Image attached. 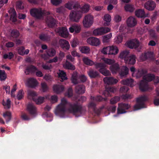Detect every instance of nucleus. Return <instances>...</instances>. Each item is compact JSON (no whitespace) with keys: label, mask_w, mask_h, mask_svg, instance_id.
Returning a JSON list of instances; mask_svg holds the SVG:
<instances>
[{"label":"nucleus","mask_w":159,"mask_h":159,"mask_svg":"<svg viewBox=\"0 0 159 159\" xmlns=\"http://www.w3.org/2000/svg\"><path fill=\"white\" fill-rule=\"evenodd\" d=\"M67 106L68 111L75 115L79 117L85 111L82 105L77 102H68L64 98L61 99V103L59 104L55 111L56 115L61 117H64L66 112V107Z\"/></svg>","instance_id":"f257e3e1"},{"label":"nucleus","mask_w":159,"mask_h":159,"mask_svg":"<svg viewBox=\"0 0 159 159\" xmlns=\"http://www.w3.org/2000/svg\"><path fill=\"white\" fill-rule=\"evenodd\" d=\"M89 8V6L88 4H85L81 7L79 4H75L74 5V10L71 11L70 15V19L73 21L78 22L82 13L87 12Z\"/></svg>","instance_id":"f03ea898"},{"label":"nucleus","mask_w":159,"mask_h":159,"mask_svg":"<svg viewBox=\"0 0 159 159\" xmlns=\"http://www.w3.org/2000/svg\"><path fill=\"white\" fill-rule=\"evenodd\" d=\"M30 13L32 16L39 19L43 17L44 15H49L50 14L49 11L43 10L41 8L31 9L30 10Z\"/></svg>","instance_id":"7ed1b4c3"},{"label":"nucleus","mask_w":159,"mask_h":159,"mask_svg":"<svg viewBox=\"0 0 159 159\" xmlns=\"http://www.w3.org/2000/svg\"><path fill=\"white\" fill-rule=\"evenodd\" d=\"M87 79L86 77L84 75H81L79 76L78 73L75 71L72 74L71 80L73 84H76L80 82L84 83L86 81Z\"/></svg>","instance_id":"20e7f679"},{"label":"nucleus","mask_w":159,"mask_h":159,"mask_svg":"<svg viewBox=\"0 0 159 159\" xmlns=\"http://www.w3.org/2000/svg\"><path fill=\"white\" fill-rule=\"evenodd\" d=\"M91 98L93 101L90 102L89 104L88 107L89 111H95L96 104L94 101L101 102L103 101H105L106 99L105 98L102 97L100 96H97L95 97L91 96Z\"/></svg>","instance_id":"39448f33"},{"label":"nucleus","mask_w":159,"mask_h":159,"mask_svg":"<svg viewBox=\"0 0 159 159\" xmlns=\"http://www.w3.org/2000/svg\"><path fill=\"white\" fill-rule=\"evenodd\" d=\"M119 50L116 46H108L104 47L102 50V53L104 54H108L109 55H115L118 52Z\"/></svg>","instance_id":"423d86ee"},{"label":"nucleus","mask_w":159,"mask_h":159,"mask_svg":"<svg viewBox=\"0 0 159 159\" xmlns=\"http://www.w3.org/2000/svg\"><path fill=\"white\" fill-rule=\"evenodd\" d=\"M147 100V98L146 96H143L137 98V104H136L134 107V110H137L143 108L144 104V102Z\"/></svg>","instance_id":"0eeeda50"},{"label":"nucleus","mask_w":159,"mask_h":159,"mask_svg":"<svg viewBox=\"0 0 159 159\" xmlns=\"http://www.w3.org/2000/svg\"><path fill=\"white\" fill-rule=\"evenodd\" d=\"M93 18L92 16L88 14L84 17L83 21V25L85 27L89 28L93 24Z\"/></svg>","instance_id":"6e6552de"},{"label":"nucleus","mask_w":159,"mask_h":159,"mask_svg":"<svg viewBox=\"0 0 159 159\" xmlns=\"http://www.w3.org/2000/svg\"><path fill=\"white\" fill-rule=\"evenodd\" d=\"M130 107V106L128 103H120L119 104L118 107L117 108V114H122L126 113V111Z\"/></svg>","instance_id":"1a4fd4ad"},{"label":"nucleus","mask_w":159,"mask_h":159,"mask_svg":"<svg viewBox=\"0 0 159 159\" xmlns=\"http://www.w3.org/2000/svg\"><path fill=\"white\" fill-rule=\"evenodd\" d=\"M110 31V29L108 27H102L94 30L93 31V34L95 36L101 35Z\"/></svg>","instance_id":"9d476101"},{"label":"nucleus","mask_w":159,"mask_h":159,"mask_svg":"<svg viewBox=\"0 0 159 159\" xmlns=\"http://www.w3.org/2000/svg\"><path fill=\"white\" fill-rule=\"evenodd\" d=\"M46 22L48 26L50 28H53L54 27L57 23V21L50 16H47Z\"/></svg>","instance_id":"9b49d317"},{"label":"nucleus","mask_w":159,"mask_h":159,"mask_svg":"<svg viewBox=\"0 0 159 159\" xmlns=\"http://www.w3.org/2000/svg\"><path fill=\"white\" fill-rule=\"evenodd\" d=\"M57 32L61 37L66 38L69 35V33L67 29L65 27H58L57 29Z\"/></svg>","instance_id":"f8f14e48"},{"label":"nucleus","mask_w":159,"mask_h":159,"mask_svg":"<svg viewBox=\"0 0 159 159\" xmlns=\"http://www.w3.org/2000/svg\"><path fill=\"white\" fill-rule=\"evenodd\" d=\"M87 42L89 44L94 46H98L100 44V41L98 39L96 38L90 37L87 40Z\"/></svg>","instance_id":"ddd939ff"},{"label":"nucleus","mask_w":159,"mask_h":159,"mask_svg":"<svg viewBox=\"0 0 159 159\" xmlns=\"http://www.w3.org/2000/svg\"><path fill=\"white\" fill-rule=\"evenodd\" d=\"M127 46L131 48H136L139 45V41L136 39L132 40L127 43Z\"/></svg>","instance_id":"4468645a"},{"label":"nucleus","mask_w":159,"mask_h":159,"mask_svg":"<svg viewBox=\"0 0 159 159\" xmlns=\"http://www.w3.org/2000/svg\"><path fill=\"white\" fill-rule=\"evenodd\" d=\"M59 43L61 47L63 49L68 50L69 49L70 45L69 42L66 40L61 39L59 40Z\"/></svg>","instance_id":"2eb2a0df"},{"label":"nucleus","mask_w":159,"mask_h":159,"mask_svg":"<svg viewBox=\"0 0 159 159\" xmlns=\"http://www.w3.org/2000/svg\"><path fill=\"white\" fill-rule=\"evenodd\" d=\"M103 80L105 84L108 85L116 84L118 82V80L117 79H114L111 77H105L104 78Z\"/></svg>","instance_id":"dca6fc26"},{"label":"nucleus","mask_w":159,"mask_h":159,"mask_svg":"<svg viewBox=\"0 0 159 159\" xmlns=\"http://www.w3.org/2000/svg\"><path fill=\"white\" fill-rule=\"evenodd\" d=\"M156 6L155 2L152 1H148L144 4V7L145 8L149 11L154 10Z\"/></svg>","instance_id":"f3484780"},{"label":"nucleus","mask_w":159,"mask_h":159,"mask_svg":"<svg viewBox=\"0 0 159 159\" xmlns=\"http://www.w3.org/2000/svg\"><path fill=\"white\" fill-rule=\"evenodd\" d=\"M126 22L128 26L130 27L134 26L137 23L136 19L132 16L129 17L127 19Z\"/></svg>","instance_id":"a211bd4d"},{"label":"nucleus","mask_w":159,"mask_h":159,"mask_svg":"<svg viewBox=\"0 0 159 159\" xmlns=\"http://www.w3.org/2000/svg\"><path fill=\"white\" fill-rule=\"evenodd\" d=\"M129 69L125 66H123L120 67L119 73L121 77L127 75L129 73Z\"/></svg>","instance_id":"6ab92c4d"},{"label":"nucleus","mask_w":159,"mask_h":159,"mask_svg":"<svg viewBox=\"0 0 159 159\" xmlns=\"http://www.w3.org/2000/svg\"><path fill=\"white\" fill-rule=\"evenodd\" d=\"M27 84L29 87L34 88L37 86L38 82L36 79L33 78H30L28 80Z\"/></svg>","instance_id":"aec40b11"},{"label":"nucleus","mask_w":159,"mask_h":159,"mask_svg":"<svg viewBox=\"0 0 159 159\" xmlns=\"http://www.w3.org/2000/svg\"><path fill=\"white\" fill-rule=\"evenodd\" d=\"M27 110L31 115H34L36 113V109L35 106L31 103L29 104L27 107Z\"/></svg>","instance_id":"412c9836"},{"label":"nucleus","mask_w":159,"mask_h":159,"mask_svg":"<svg viewBox=\"0 0 159 159\" xmlns=\"http://www.w3.org/2000/svg\"><path fill=\"white\" fill-rule=\"evenodd\" d=\"M121 84L126 86L132 87L134 86V80L132 79H126L121 81Z\"/></svg>","instance_id":"4be33fe9"},{"label":"nucleus","mask_w":159,"mask_h":159,"mask_svg":"<svg viewBox=\"0 0 159 159\" xmlns=\"http://www.w3.org/2000/svg\"><path fill=\"white\" fill-rule=\"evenodd\" d=\"M75 92L79 94H83L85 91V87L84 85L80 84L76 86L75 87Z\"/></svg>","instance_id":"5701e85b"},{"label":"nucleus","mask_w":159,"mask_h":159,"mask_svg":"<svg viewBox=\"0 0 159 159\" xmlns=\"http://www.w3.org/2000/svg\"><path fill=\"white\" fill-rule=\"evenodd\" d=\"M139 89L142 92H144L148 89V85L147 82L142 80L139 85Z\"/></svg>","instance_id":"b1692460"},{"label":"nucleus","mask_w":159,"mask_h":159,"mask_svg":"<svg viewBox=\"0 0 159 159\" xmlns=\"http://www.w3.org/2000/svg\"><path fill=\"white\" fill-rule=\"evenodd\" d=\"M37 70V69L36 67L33 65H31L26 67L25 73L26 75H29L30 73H34Z\"/></svg>","instance_id":"393cba45"},{"label":"nucleus","mask_w":159,"mask_h":159,"mask_svg":"<svg viewBox=\"0 0 159 159\" xmlns=\"http://www.w3.org/2000/svg\"><path fill=\"white\" fill-rule=\"evenodd\" d=\"M136 57L135 55H132L130 56L127 58L125 59V63L133 65L136 62Z\"/></svg>","instance_id":"a878e982"},{"label":"nucleus","mask_w":159,"mask_h":159,"mask_svg":"<svg viewBox=\"0 0 159 159\" xmlns=\"http://www.w3.org/2000/svg\"><path fill=\"white\" fill-rule=\"evenodd\" d=\"M120 68L119 64L118 63H115L112 65L110 66V69L114 73L119 72L120 70Z\"/></svg>","instance_id":"bb28decb"},{"label":"nucleus","mask_w":159,"mask_h":159,"mask_svg":"<svg viewBox=\"0 0 159 159\" xmlns=\"http://www.w3.org/2000/svg\"><path fill=\"white\" fill-rule=\"evenodd\" d=\"M54 91L57 93H60L63 91L64 88L63 85H56L53 87Z\"/></svg>","instance_id":"cd10ccee"},{"label":"nucleus","mask_w":159,"mask_h":159,"mask_svg":"<svg viewBox=\"0 0 159 159\" xmlns=\"http://www.w3.org/2000/svg\"><path fill=\"white\" fill-rule=\"evenodd\" d=\"M135 15L138 17L143 18L147 16L143 10L139 9L135 12Z\"/></svg>","instance_id":"c85d7f7f"},{"label":"nucleus","mask_w":159,"mask_h":159,"mask_svg":"<svg viewBox=\"0 0 159 159\" xmlns=\"http://www.w3.org/2000/svg\"><path fill=\"white\" fill-rule=\"evenodd\" d=\"M27 93L29 99L34 100L37 97V94L34 91L30 90L28 91Z\"/></svg>","instance_id":"c756f323"},{"label":"nucleus","mask_w":159,"mask_h":159,"mask_svg":"<svg viewBox=\"0 0 159 159\" xmlns=\"http://www.w3.org/2000/svg\"><path fill=\"white\" fill-rule=\"evenodd\" d=\"M89 77L92 78H95L99 75V73L98 71L93 70H89L88 72Z\"/></svg>","instance_id":"7c9ffc66"},{"label":"nucleus","mask_w":159,"mask_h":159,"mask_svg":"<svg viewBox=\"0 0 159 159\" xmlns=\"http://www.w3.org/2000/svg\"><path fill=\"white\" fill-rule=\"evenodd\" d=\"M103 19L106 22L104 23V25L107 26L109 25L110 23L111 20V16L108 14H106L104 16Z\"/></svg>","instance_id":"2f4dec72"},{"label":"nucleus","mask_w":159,"mask_h":159,"mask_svg":"<svg viewBox=\"0 0 159 159\" xmlns=\"http://www.w3.org/2000/svg\"><path fill=\"white\" fill-rule=\"evenodd\" d=\"M4 118L5 119L7 123H8L11 118V112L7 111L4 112L3 115Z\"/></svg>","instance_id":"473e14b6"},{"label":"nucleus","mask_w":159,"mask_h":159,"mask_svg":"<svg viewBox=\"0 0 159 159\" xmlns=\"http://www.w3.org/2000/svg\"><path fill=\"white\" fill-rule=\"evenodd\" d=\"M155 78V75L152 74H149L143 77L144 80L147 81H151L154 80Z\"/></svg>","instance_id":"72a5a7b5"},{"label":"nucleus","mask_w":159,"mask_h":159,"mask_svg":"<svg viewBox=\"0 0 159 159\" xmlns=\"http://www.w3.org/2000/svg\"><path fill=\"white\" fill-rule=\"evenodd\" d=\"M129 52L128 51L125 50L121 52L120 54L119 57L120 58L124 59L125 61H126V59L129 56Z\"/></svg>","instance_id":"f704fd0d"},{"label":"nucleus","mask_w":159,"mask_h":159,"mask_svg":"<svg viewBox=\"0 0 159 159\" xmlns=\"http://www.w3.org/2000/svg\"><path fill=\"white\" fill-rule=\"evenodd\" d=\"M83 61L84 63L87 65L92 66L94 64V62L93 61L87 57H84Z\"/></svg>","instance_id":"c9c22d12"},{"label":"nucleus","mask_w":159,"mask_h":159,"mask_svg":"<svg viewBox=\"0 0 159 159\" xmlns=\"http://www.w3.org/2000/svg\"><path fill=\"white\" fill-rule=\"evenodd\" d=\"M58 75L59 78L61 79V81H63L67 79L66 73L62 70H60L59 72L58 73Z\"/></svg>","instance_id":"e433bc0d"},{"label":"nucleus","mask_w":159,"mask_h":159,"mask_svg":"<svg viewBox=\"0 0 159 159\" xmlns=\"http://www.w3.org/2000/svg\"><path fill=\"white\" fill-rule=\"evenodd\" d=\"M125 9L126 11L130 12L134 11L135 9L134 6L129 4H127L125 6Z\"/></svg>","instance_id":"4c0bfd02"},{"label":"nucleus","mask_w":159,"mask_h":159,"mask_svg":"<svg viewBox=\"0 0 159 159\" xmlns=\"http://www.w3.org/2000/svg\"><path fill=\"white\" fill-rule=\"evenodd\" d=\"M39 38L43 41H48L50 40V36L47 34H42L39 36Z\"/></svg>","instance_id":"58836bf2"},{"label":"nucleus","mask_w":159,"mask_h":159,"mask_svg":"<svg viewBox=\"0 0 159 159\" xmlns=\"http://www.w3.org/2000/svg\"><path fill=\"white\" fill-rule=\"evenodd\" d=\"M46 53L48 56L53 57L56 54V51L54 49L51 48L48 49L46 51Z\"/></svg>","instance_id":"ea45409f"},{"label":"nucleus","mask_w":159,"mask_h":159,"mask_svg":"<svg viewBox=\"0 0 159 159\" xmlns=\"http://www.w3.org/2000/svg\"><path fill=\"white\" fill-rule=\"evenodd\" d=\"M44 99V97H38L37 96V97L33 101L35 102L36 104H39L43 102Z\"/></svg>","instance_id":"a19ab883"},{"label":"nucleus","mask_w":159,"mask_h":159,"mask_svg":"<svg viewBox=\"0 0 159 159\" xmlns=\"http://www.w3.org/2000/svg\"><path fill=\"white\" fill-rule=\"evenodd\" d=\"M99 71L101 74L106 76H108L110 75V72L106 69L105 67L103 68V69H100Z\"/></svg>","instance_id":"79ce46f5"},{"label":"nucleus","mask_w":159,"mask_h":159,"mask_svg":"<svg viewBox=\"0 0 159 159\" xmlns=\"http://www.w3.org/2000/svg\"><path fill=\"white\" fill-rule=\"evenodd\" d=\"M66 68L67 69L72 70H74L75 69V66L67 60L66 63Z\"/></svg>","instance_id":"37998d69"},{"label":"nucleus","mask_w":159,"mask_h":159,"mask_svg":"<svg viewBox=\"0 0 159 159\" xmlns=\"http://www.w3.org/2000/svg\"><path fill=\"white\" fill-rule=\"evenodd\" d=\"M20 35L19 32L16 30H13L11 33V36L13 38H17Z\"/></svg>","instance_id":"c03bdc74"},{"label":"nucleus","mask_w":159,"mask_h":159,"mask_svg":"<svg viewBox=\"0 0 159 159\" xmlns=\"http://www.w3.org/2000/svg\"><path fill=\"white\" fill-rule=\"evenodd\" d=\"M7 78V75L4 70H0V79L1 81L5 80Z\"/></svg>","instance_id":"a18cd8bd"},{"label":"nucleus","mask_w":159,"mask_h":159,"mask_svg":"<svg viewBox=\"0 0 159 159\" xmlns=\"http://www.w3.org/2000/svg\"><path fill=\"white\" fill-rule=\"evenodd\" d=\"M111 36L112 34L111 33L104 36L103 37V42L104 43L108 42L109 41V39L111 38Z\"/></svg>","instance_id":"49530a36"},{"label":"nucleus","mask_w":159,"mask_h":159,"mask_svg":"<svg viewBox=\"0 0 159 159\" xmlns=\"http://www.w3.org/2000/svg\"><path fill=\"white\" fill-rule=\"evenodd\" d=\"M89 48L87 46H83L81 48L80 51L82 53L87 54L89 53L90 51Z\"/></svg>","instance_id":"de8ad7c7"},{"label":"nucleus","mask_w":159,"mask_h":159,"mask_svg":"<svg viewBox=\"0 0 159 159\" xmlns=\"http://www.w3.org/2000/svg\"><path fill=\"white\" fill-rule=\"evenodd\" d=\"M94 65H95L96 69H103V68L106 67L105 65L103 63H94Z\"/></svg>","instance_id":"09e8293b"},{"label":"nucleus","mask_w":159,"mask_h":159,"mask_svg":"<svg viewBox=\"0 0 159 159\" xmlns=\"http://www.w3.org/2000/svg\"><path fill=\"white\" fill-rule=\"evenodd\" d=\"M24 93L22 89H21L18 92L17 98L18 100L21 99L24 97Z\"/></svg>","instance_id":"8fccbe9b"},{"label":"nucleus","mask_w":159,"mask_h":159,"mask_svg":"<svg viewBox=\"0 0 159 159\" xmlns=\"http://www.w3.org/2000/svg\"><path fill=\"white\" fill-rule=\"evenodd\" d=\"M14 54L12 52H9L8 54H5L3 56V58L5 59L9 58L10 59H11L13 57H14Z\"/></svg>","instance_id":"3c124183"},{"label":"nucleus","mask_w":159,"mask_h":159,"mask_svg":"<svg viewBox=\"0 0 159 159\" xmlns=\"http://www.w3.org/2000/svg\"><path fill=\"white\" fill-rule=\"evenodd\" d=\"M107 109L108 111L114 112L116 109V106H109L107 107Z\"/></svg>","instance_id":"603ef678"},{"label":"nucleus","mask_w":159,"mask_h":159,"mask_svg":"<svg viewBox=\"0 0 159 159\" xmlns=\"http://www.w3.org/2000/svg\"><path fill=\"white\" fill-rule=\"evenodd\" d=\"M129 89V88L125 85L120 88V91L121 93H125L127 92Z\"/></svg>","instance_id":"864d4df0"},{"label":"nucleus","mask_w":159,"mask_h":159,"mask_svg":"<svg viewBox=\"0 0 159 159\" xmlns=\"http://www.w3.org/2000/svg\"><path fill=\"white\" fill-rule=\"evenodd\" d=\"M41 88L43 92L47 91L48 89V88L46 84L43 82L41 84Z\"/></svg>","instance_id":"5fc2aeb1"},{"label":"nucleus","mask_w":159,"mask_h":159,"mask_svg":"<svg viewBox=\"0 0 159 159\" xmlns=\"http://www.w3.org/2000/svg\"><path fill=\"white\" fill-rule=\"evenodd\" d=\"M11 102L10 99H8L6 102H3L2 104L4 106L6 107L7 108L9 109L11 107Z\"/></svg>","instance_id":"6e6d98bb"},{"label":"nucleus","mask_w":159,"mask_h":159,"mask_svg":"<svg viewBox=\"0 0 159 159\" xmlns=\"http://www.w3.org/2000/svg\"><path fill=\"white\" fill-rule=\"evenodd\" d=\"M22 2L21 1H18L16 4V8L17 9L19 10L22 9L24 7L22 5Z\"/></svg>","instance_id":"4d7b16f0"},{"label":"nucleus","mask_w":159,"mask_h":159,"mask_svg":"<svg viewBox=\"0 0 159 159\" xmlns=\"http://www.w3.org/2000/svg\"><path fill=\"white\" fill-rule=\"evenodd\" d=\"M104 62L108 65H112L115 62L114 60H112L110 59H106L104 60Z\"/></svg>","instance_id":"13d9d810"},{"label":"nucleus","mask_w":159,"mask_h":159,"mask_svg":"<svg viewBox=\"0 0 159 159\" xmlns=\"http://www.w3.org/2000/svg\"><path fill=\"white\" fill-rule=\"evenodd\" d=\"M10 20L13 22H15L17 21L16 13H14V14H11L10 15Z\"/></svg>","instance_id":"bf43d9fd"},{"label":"nucleus","mask_w":159,"mask_h":159,"mask_svg":"<svg viewBox=\"0 0 159 159\" xmlns=\"http://www.w3.org/2000/svg\"><path fill=\"white\" fill-rule=\"evenodd\" d=\"M65 11V8L63 7H61L56 9V11L59 13H63Z\"/></svg>","instance_id":"052dcab7"},{"label":"nucleus","mask_w":159,"mask_h":159,"mask_svg":"<svg viewBox=\"0 0 159 159\" xmlns=\"http://www.w3.org/2000/svg\"><path fill=\"white\" fill-rule=\"evenodd\" d=\"M21 117L24 120H29L30 119V117L25 113L22 114L21 115Z\"/></svg>","instance_id":"680f3d73"},{"label":"nucleus","mask_w":159,"mask_h":159,"mask_svg":"<svg viewBox=\"0 0 159 159\" xmlns=\"http://www.w3.org/2000/svg\"><path fill=\"white\" fill-rule=\"evenodd\" d=\"M148 59H152L153 57V52L151 51H148L146 52Z\"/></svg>","instance_id":"e2e57ef3"},{"label":"nucleus","mask_w":159,"mask_h":159,"mask_svg":"<svg viewBox=\"0 0 159 159\" xmlns=\"http://www.w3.org/2000/svg\"><path fill=\"white\" fill-rule=\"evenodd\" d=\"M105 2L107 4H116L117 2V0H105Z\"/></svg>","instance_id":"0e129e2a"},{"label":"nucleus","mask_w":159,"mask_h":159,"mask_svg":"<svg viewBox=\"0 0 159 159\" xmlns=\"http://www.w3.org/2000/svg\"><path fill=\"white\" fill-rule=\"evenodd\" d=\"M25 48L23 47H21L18 49V53L21 55H25Z\"/></svg>","instance_id":"69168bd1"},{"label":"nucleus","mask_w":159,"mask_h":159,"mask_svg":"<svg viewBox=\"0 0 159 159\" xmlns=\"http://www.w3.org/2000/svg\"><path fill=\"white\" fill-rule=\"evenodd\" d=\"M144 72L143 70H139L137 73L136 76L138 78H140L144 75Z\"/></svg>","instance_id":"338daca9"},{"label":"nucleus","mask_w":159,"mask_h":159,"mask_svg":"<svg viewBox=\"0 0 159 159\" xmlns=\"http://www.w3.org/2000/svg\"><path fill=\"white\" fill-rule=\"evenodd\" d=\"M121 20V17L118 15H116L114 18V20L116 22H119Z\"/></svg>","instance_id":"774afa93"}]
</instances>
